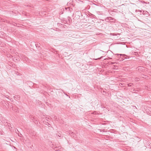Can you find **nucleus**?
Returning a JSON list of instances; mask_svg holds the SVG:
<instances>
[{"instance_id":"6","label":"nucleus","mask_w":151,"mask_h":151,"mask_svg":"<svg viewBox=\"0 0 151 151\" xmlns=\"http://www.w3.org/2000/svg\"><path fill=\"white\" fill-rule=\"evenodd\" d=\"M115 19L114 18H112L111 17H110V18L109 19V22H114L115 21Z\"/></svg>"},{"instance_id":"22","label":"nucleus","mask_w":151,"mask_h":151,"mask_svg":"<svg viewBox=\"0 0 151 151\" xmlns=\"http://www.w3.org/2000/svg\"><path fill=\"white\" fill-rule=\"evenodd\" d=\"M64 93L65 94V95H66V96H68V95L66 93Z\"/></svg>"},{"instance_id":"24","label":"nucleus","mask_w":151,"mask_h":151,"mask_svg":"<svg viewBox=\"0 0 151 151\" xmlns=\"http://www.w3.org/2000/svg\"><path fill=\"white\" fill-rule=\"evenodd\" d=\"M57 135H58V137H60L61 136H60L59 135V134H57Z\"/></svg>"},{"instance_id":"26","label":"nucleus","mask_w":151,"mask_h":151,"mask_svg":"<svg viewBox=\"0 0 151 151\" xmlns=\"http://www.w3.org/2000/svg\"><path fill=\"white\" fill-rule=\"evenodd\" d=\"M115 63H112V64H114Z\"/></svg>"},{"instance_id":"4","label":"nucleus","mask_w":151,"mask_h":151,"mask_svg":"<svg viewBox=\"0 0 151 151\" xmlns=\"http://www.w3.org/2000/svg\"><path fill=\"white\" fill-rule=\"evenodd\" d=\"M20 96L19 95H15L14 96V99L16 100H19V99Z\"/></svg>"},{"instance_id":"18","label":"nucleus","mask_w":151,"mask_h":151,"mask_svg":"<svg viewBox=\"0 0 151 151\" xmlns=\"http://www.w3.org/2000/svg\"><path fill=\"white\" fill-rule=\"evenodd\" d=\"M1 131L2 130L0 129V134H2V132Z\"/></svg>"},{"instance_id":"21","label":"nucleus","mask_w":151,"mask_h":151,"mask_svg":"<svg viewBox=\"0 0 151 151\" xmlns=\"http://www.w3.org/2000/svg\"><path fill=\"white\" fill-rule=\"evenodd\" d=\"M18 135H19V136H21V135H22V134H18Z\"/></svg>"},{"instance_id":"9","label":"nucleus","mask_w":151,"mask_h":151,"mask_svg":"<svg viewBox=\"0 0 151 151\" xmlns=\"http://www.w3.org/2000/svg\"><path fill=\"white\" fill-rule=\"evenodd\" d=\"M65 9L66 10H67V11H68L70 12L71 11L69 7L65 8Z\"/></svg>"},{"instance_id":"5","label":"nucleus","mask_w":151,"mask_h":151,"mask_svg":"<svg viewBox=\"0 0 151 151\" xmlns=\"http://www.w3.org/2000/svg\"><path fill=\"white\" fill-rule=\"evenodd\" d=\"M35 120V121H34V122L37 125V126H40V125L41 124H40V123L39 122V123H38V121L37 120Z\"/></svg>"},{"instance_id":"14","label":"nucleus","mask_w":151,"mask_h":151,"mask_svg":"<svg viewBox=\"0 0 151 151\" xmlns=\"http://www.w3.org/2000/svg\"><path fill=\"white\" fill-rule=\"evenodd\" d=\"M141 77L144 78H146L147 76L144 75H141Z\"/></svg>"},{"instance_id":"20","label":"nucleus","mask_w":151,"mask_h":151,"mask_svg":"<svg viewBox=\"0 0 151 151\" xmlns=\"http://www.w3.org/2000/svg\"><path fill=\"white\" fill-rule=\"evenodd\" d=\"M47 123L48 124H49V125L48 126L49 127H50L51 126V125L50 124H49V123H48V122H47Z\"/></svg>"},{"instance_id":"2","label":"nucleus","mask_w":151,"mask_h":151,"mask_svg":"<svg viewBox=\"0 0 151 151\" xmlns=\"http://www.w3.org/2000/svg\"><path fill=\"white\" fill-rule=\"evenodd\" d=\"M11 126L10 123H8L6 125V126L10 131H12L13 130V128L12 127H11Z\"/></svg>"},{"instance_id":"17","label":"nucleus","mask_w":151,"mask_h":151,"mask_svg":"<svg viewBox=\"0 0 151 151\" xmlns=\"http://www.w3.org/2000/svg\"><path fill=\"white\" fill-rule=\"evenodd\" d=\"M144 67H138V70H139V69H142V68H143Z\"/></svg>"},{"instance_id":"3","label":"nucleus","mask_w":151,"mask_h":151,"mask_svg":"<svg viewBox=\"0 0 151 151\" xmlns=\"http://www.w3.org/2000/svg\"><path fill=\"white\" fill-rule=\"evenodd\" d=\"M116 55H120V56L121 58L122 59H123V58H124L125 56H127V55L125 54H117Z\"/></svg>"},{"instance_id":"28","label":"nucleus","mask_w":151,"mask_h":151,"mask_svg":"<svg viewBox=\"0 0 151 151\" xmlns=\"http://www.w3.org/2000/svg\"><path fill=\"white\" fill-rule=\"evenodd\" d=\"M40 14V13H39V14H40V15L41 14Z\"/></svg>"},{"instance_id":"12","label":"nucleus","mask_w":151,"mask_h":151,"mask_svg":"<svg viewBox=\"0 0 151 151\" xmlns=\"http://www.w3.org/2000/svg\"><path fill=\"white\" fill-rule=\"evenodd\" d=\"M73 132L71 131H69V134H70L71 136H72V134H73Z\"/></svg>"},{"instance_id":"15","label":"nucleus","mask_w":151,"mask_h":151,"mask_svg":"<svg viewBox=\"0 0 151 151\" xmlns=\"http://www.w3.org/2000/svg\"><path fill=\"white\" fill-rule=\"evenodd\" d=\"M72 136H71L72 137H76V134L74 133H73V134H72Z\"/></svg>"},{"instance_id":"11","label":"nucleus","mask_w":151,"mask_h":151,"mask_svg":"<svg viewBox=\"0 0 151 151\" xmlns=\"http://www.w3.org/2000/svg\"><path fill=\"white\" fill-rule=\"evenodd\" d=\"M119 34H115V33H110V35H113V36H117L118 35H119Z\"/></svg>"},{"instance_id":"13","label":"nucleus","mask_w":151,"mask_h":151,"mask_svg":"<svg viewBox=\"0 0 151 151\" xmlns=\"http://www.w3.org/2000/svg\"><path fill=\"white\" fill-rule=\"evenodd\" d=\"M4 45H5L3 43H2L1 42L0 43V46L1 47H4Z\"/></svg>"},{"instance_id":"23","label":"nucleus","mask_w":151,"mask_h":151,"mask_svg":"<svg viewBox=\"0 0 151 151\" xmlns=\"http://www.w3.org/2000/svg\"><path fill=\"white\" fill-rule=\"evenodd\" d=\"M114 67L115 68H116L117 67V66H116V65H114Z\"/></svg>"},{"instance_id":"8","label":"nucleus","mask_w":151,"mask_h":151,"mask_svg":"<svg viewBox=\"0 0 151 151\" xmlns=\"http://www.w3.org/2000/svg\"><path fill=\"white\" fill-rule=\"evenodd\" d=\"M110 18V17H107L105 19V21L107 22H109V19Z\"/></svg>"},{"instance_id":"1","label":"nucleus","mask_w":151,"mask_h":151,"mask_svg":"<svg viewBox=\"0 0 151 151\" xmlns=\"http://www.w3.org/2000/svg\"><path fill=\"white\" fill-rule=\"evenodd\" d=\"M20 57L23 60V61H27L28 58L26 56L22 54H20Z\"/></svg>"},{"instance_id":"25","label":"nucleus","mask_w":151,"mask_h":151,"mask_svg":"<svg viewBox=\"0 0 151 151\" xmlns=\"http://www.w3.org/2000/svg\"><path fill=\"white\" fill-rule=\"evenodd\" d=\"M36 47H37L38 46V44H37V45L36 44Z\"/></svg>"},{"instance_id":"19","label":"nucleus","mask_w":151,"mask_h":151,"mask_svg":"<svg viewBox=\"0 0 151 151\" xmlns=\"http://www.w3.org/2000/svg\"><path fill=\"white\" fill-rule=\"evenodd\" d=\"M46 119L47 121H49V118H46Z\"/></svg>"},{"instance_id":"7","label":"nucleus","mask_w":151,"mask_h":151,"mask_svg":"<svg viewBox=\"0 0 151 151\" xmlns=\"http://www.w3.org/2000/svg\"><path fill=\"white\" fill-rule=\"evenodd\" d=\"M29 118L32 119L33 121H34L35 119L34 117L32 115H30L29 116Z\"/></svg>"},{"instance_id":"27","label":"nucleus","mask_w":151,"mask_h":151,"mask_svg":"<svg viewBox=\"0 0 151 151\" xmlns=\"http://www.w3.org/2000/svg\"><path fill=\"white\" fill-rule=\"evenodd\" d=\"M44 122L47 123L46 121H45H45H44Z\"/></svg>"},{"instance_id":"10","label":"nucleus","mask_w":151,"mask_h":151,"mask_svg":"<svg viewBox=\"0 0 151 151\" xmlns=\"http://www.w3.org/2000/svg\"><path fill=\"white\" fill-rule=\"evenodd\" d=\"M58 149H59V148L58 147H56L55 148H54V150L56 151H60V150H58Z\"/></svg>"},{"instance_id":"16","label":"nucleus","mask_w":151,"mask_h":151,"mask_svg":"<svg viewBox=\"0 0 151 151\" xmlns=\"http://www.w3.org/2000/svg\"><path fill=\"white\" fill-rule=\"evenodd\" d=\"M133 84L132 83H129L128 84V86H132Z\"/></svg>"}]
</instances>
